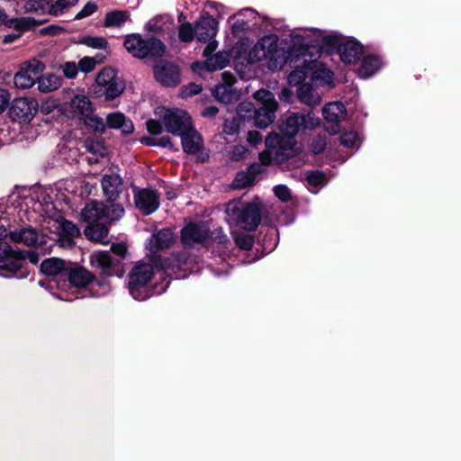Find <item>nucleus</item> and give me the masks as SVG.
I'll list each match as a JSON object with an SVG mask.
<instances>
[{"label":"nucleus","mask_w":461,"mask_h":461,"mask_svg":"<svg viewBox=\"0 0 461 461\" xmlns=\"http://www.w3.org/2000/svg\"><path fill=\"white\" fill-rule=\"evenodd\" d=\"M305 116L292 113L280 126L283 135L271 133L265 140L267 150L261 152V165L268 164L272 156L276 158L292 157L300 151V147L294 140L301 128L304 127Z\"/></svg>","instance_id":"nucleus-1"},{"label":"nucleus","mask_w":461,"mask_h":461,"mask_svg":"<svg viewBox=\"0 0 461 461\" xmlns=\"http://www.w3.org/2000/svg\"><path fill=\"white\" fill-rule=\"evenodd\" d=\"M226 221L231 229L236 244L242 249H249L253 245V238L248 233H240L235 228L253 230L259 224V205L258 203H243L230 202L226 207Z\"/></svg>","instance_id":"nucleus-2"},{"label":"nucleus","mask_w":461,"mask_h":461,"mask_svg":"<svg viewBox=\"0 0 461 461\" xmlns=\"http://www.w3.org/2000/svg\"><path fill=\"white\" fill-rule=\"evenodd\" d=\"M258 43L247 37L240 38L232 49L235 67L243 79L257 77L259 69Z\"/></svg>","instance_id":"nucleus-3"},{"label":"nucleus","mask_w":461,"mask_h":461,"mask_svg":"<svg viewBox=\"0 0 461 461\" xmlns=\"http://www.w3.org/2000/svg\"><path fill=\"white\" fill-rule=\"evenodd\" d=\"M154 274V267L149 263H140L132 268L129 275L128 289L135 300L144 301L151 295L149 284Z\"/></svg>","instance_id":"nucleus-4"},{"label":"nucleus","mask_w":461,"mask_h":461,"mask_svg":"<svg viewBox=\"0 0 461 461\" xmlns=\"http://www.w3.org/2000/svg\"><path fill=\"white\" fill-rule=\"evenodd\" d=\"M124 47L135 58L161 57L165 54L166 46L158 39H143L140 34H131L125 37Z\"/></svg>","instance_id":"nucleus-5"},{"label":"nucleus","mask_w":461,"mask_h":461,"mask_svg":"<svg viewBox=\"0 0 461 461\" xmlns=\"http://www.w3.org/2000/svg\"><path fill=\"white\" fill-rule=\"evenodd\" d=\"M95 96H104L107 100H113L124 91V83L117 77L112 68H104L95 77L93 86Z\"/></svg>","instance_id":"nucleus-6"},{"label":"nucleus","mask_w":461,"mask_h":461,"mask_svg":"<svg viewBox=\"0 0 461 461\" xmlns=\"http://www.w3.org/2000/svg\"><path fill=\"white\" fill-rule=\"evenodd\" d=\"M261 50H264L261 57V67H267L270 70H278L289 59V53L278 46L277 40L271 36L261 38Z\"/></svg>","instance_id":"nucleus-7"},{"label":"nucleus","mask_w":461,"mask_h":461,"mask_svg":"<svg viewBox=\"0 0 461 461\" xmlns=\"http://www.w3.org/2000/svg\"><path fill=\"white\" fill-rule=\"evenodd\" d=\"M155 114L165 126L167 131L172 134H180L190 128L192 121L187 113L181 109H167L158 107Z\"/></svg>","instance_id":"nucleus-8"},{"label":"nucleus","mask_w":461,"mask_h":461,"mask_svg":"<svg viewBox=\"0 0 461 461\" xmlns=\"http://www.w3.org/2000/svg\"><path fill=\"white\" fill-rule=\"evenodd\" d=\"M0 240H5L6 245L13 242L28 247H37L46 242L45 236L39 233L34 228L23 227L8 230L2 223H0Z\"/></svg>","instance_id":"nucleus-9"},{"label":"nucleus","mask_w":461,"mask_h":461,"mask_svg":"<svg viewBox=\"0 0 461 461\" xmlns=\"http://www.w3.org/2000/svg\"><path fill=\"white\" fill-rule=\"evenodd\" d=\"M219 42L212 41L207 43L203 51V56L205 58L203 62H195L192 65V69L194 72H200L205 68L208 71H215L222 69L229 63L230 56L226 51H218L213 53L218 48Z\"/></svg>","instance_id":"nucleus-10"},{"label":"nucleus","mask_w":461,"mask_h":461,"mask_svg":"<svg viewBox=\"0 0 461 461\" xmlns=\"http://www.w3.org/2000/svg\"><path fill=\"white\" fill-rule=\"evenodd\" d=\"M45 68L44 64L38 59H32L23 63L20 70L14 75V82L16 87L28 89L32 87L39 76Z\"/></svg>","instance_id":"nucleus-11"},{"label":"nucleus","mask_w":461,"mask_h":461,"mask_svg":"<svg viewBox=\"0 0 461 461\" xmlns=\"http://www.w3.org/2000/svg\"><path fill=\"white\" fill-rule=\"evenodd\" d=\"M222 82L218 84L212 94L215 99L222 104H232L237 102L242 92L240 89L233 87L236 83L235 76L230 72H223L221 74Z\"/></svg>","instance_id":"nucleus-12"},{"label":"nucleus","mask_w":461,"mask_h":461,"mask_svg":"<svg viewBox=\"0 0 461 461\" xmlns=\"http://www.w3.org/2000/svg\"><path fill=\"white\" fill-rule=\"evenodd\" d=\"M25 256L21 251H15L11 249L5 240H0V270L5 272V276H9L17 270L23 267Z\"/></svg>","instance_id":"nucleus-13"},{"label":"nucleus","mask_w":461,"mask_h":461,"mask_svg":"<svg viewBox=\"0 0 461 461\" xmlns=\"http://www.w3.org/2000/svg\"><path fill=\"white\" fill-rule=\"evenodd\" d=\"M38 111V102L31 97H20L13 101L10 115L14 120L28 122L32 120Z\"/></svg>","instance_id":"nucleus-14"},{"label":"nucleus","mask_w":461,"mask_h":461,"mask_svg":"<svg viewBox=\"0 0 461 461\" xmlns=\"http://www.w3.org/2000/svg\"><path fill=\"white\" fill-rule=\"evenodd\" d=\"M93 279L94 276L88 270L70 262L64 281L59 288L85 287Z\"/></svg>","instance_id":"nucleus-15"},{"label":"nucleus","mask_w":461,"mask_h":461,"mask_svg":"<svg viewBox=\"0 0 461 461\" xmlns=\"http://www.w3.org/2000/svg\"><path fill=\"white\" fill-rule=\"evenodd\" d=\"M136 207L145 215H149L159 207V194L153 189H134Z\"/></svg>","instance_id":"nucleus-16"},{"label":"nucleus","mask_w":461,"mask_h":461,"mask_svg":"<svg viewBox=\"0 0 461 461\" xmlns=\"http://www.w3.org/2000/svg\"><path fill=\"white\" fill-rule=\"evenodd\" d=\"M195 39L200 42L216 41L214 38L218 33V22L209 14L202 15L194 24Z\"/></svg>","instance_id":"nucleus-17"},{"label":"nucleus","mask_w":461,"mask_h":461,"mask_svg":"<svg viewBox=\"0 0 461 461\" xmlns=\"http://www.w3.org/2000/svg\"><path fill=\"white\" fill-rule=\"evenodd\" d=\"M154 76L158 82L166 86H175L180 82L179 69L170 62H158L154 67Z\"/></svg>","instance_id":"nucleus-18"},{"label":"nucleus","mask_w":461,"mask_h":461,"mask_svg":"<svg viewBox=\"0 0 461 461\" xmlns=\"http://www.w3.org/2000/svg\"><path fill=\"white\" fill-rule=\"evenodd\" d=\"M69 264L70 262H66L59 258H48L43 260L41 264V270L43 274L55 277L57 286L59 288V286L62 285L59 282L64 281Z\"/></svg>","instance_id":"nucleus-19"},{"label":"nucleus","mask_w":461,"mask_h":461,"mask_svg":"<svg viewBox=\"0 0 461 461\" xmlns=\"http://www.w3.org/2000/svg\"><path fill=\"white\" fill-rule=\"evenodd\" d=\"M175 240V235L171 230L162 229L149 238L146 247L150 254L155 255L161 250L168 249Z\"/></svg>","instance_id":"nucleus-20"},{"label":"nucleus","mask_w":461,"mask_h":461,"mask_svg":"<svg viewBox=\"0 0 461 461\" xmlns=\"http://www.w3.org/2000/svg\"><path fill=\"white\" fill-rule=\"evenodd\" d=\"M208 236V229L203 224L190 223L182 230V241L185 247H193L203 242Z\"/></svg>","instance_id":"nucleus-21"},{"label":"nucleus","mask_w":461,"mask_h":461,"mask_svg":"<svg viewBox=\"0 0 461 461\" xmlns=\"http://www.w3.org/2000/svg\"><path fill=\"white\" fill-rule=\"evenodd\" d=\"M278 104L269 91L261 89V129L267 127L276 118Z\"/></svg>","instance_id":"nucleus-22"},{"label":"nucleus","mask_w":461,"mask_h":461,"mask_svg":"<svg viewBox=\"0 0 461 461\" xmlns=\"http://www.w3.org/2000/svg\"><path fill=\"white\" fill-rule=\"evenodd\" d=\"M102 189L109 202H114L122 192V179L119 175H104L102 178Z\"/></svg>","instance_id":"nucleus-23"},{"label":"nucleus","mask_w":461,"mask_h":461,"mask_svg":"<svg viewBox=\"0 0 461 461\" xmlns=\"http://www.w3.org/2000/svg\"><path fill=\"white\" fill-rule=\"evenodd\" d=\"M341 60L346 64L356 63L363 54L362 45L356 40H348L339 45Z\"/></svg>","instance_id":"nucleus-24"},{"label":"nucleus","mask_w":461,"mask_h":461,"mask_svg":"<svg viewBox=\"0 0 461 461\" xmlns=\"http://www.w3.org/2000/svg\"><path fill=\"white\" fill-rule=\"evenodd\" d=\"M105 205L97 201H91L82 209L81 218L88 225L104 221Z\"/></svg>","instance_id":"nucleus-25"},{"label":"nucleus","mask_w":461,"mask_h":461,"mask_svg":"<svg viewBox=\"0 0 461 461\" xmlns=\"http://www.w3.org/2000/svg\"><path fill=\"white\" fill-rule=\"evenodd\" d=\"M178 135L181 136L182 147L185 152L194 154L203 148L202 136L194 130L192 124L188 130L183 131Z\"/></svg>","instance_id":"nucleus-26"},{"label":"nucleus","mask_w":461,"mask_h":461,"mask_svg":"<svg viewBox=\"0 0 461 461\" xmlns=\"http://www.w3.org/2000/svg\"><path fill=\"white\" fill-rule=\"evenodd\" d=\"M69 112L73 117L83 120L93 112L92 103L84 95H75L69 102Z\"/></svg>","instance_id":"nucleus-27"},{"label":"nucleus","mask_w":461,"mask_h":461,"mask_svg":"<svg viewBox=\"0 0 461 461\" xmlns=\"http://www.w3.org/2000/svg\"><path fill=\"white\" fill-rule=\"evenodd\" d=\"M105 121L106 127L119 130L122 134H130L134 131L131 120L122 113H110L106 115Z\"/></svg>","instance_id":"nucleus-28"},{"label":"nucleus","mask_w":461,"mask_h":461,"mask_svg":"<svg viewBox=\"0 0 461 461\" xmlns=\"http://www.w3.org/2000/svg\"><path fill=\"white\" fill-rule=\"evenodd\" d=\"M0 21L9 28H13L19 32H23L40 25L42 22L37 21L32 17H15L7 18V16L0 10Z\"/></svg>","instance_id":"nucleus-29"},{"label":"nucleus","mask_w":461,"mask_h":461,"mask_svg":"<svg viewBox=\"0 0 461 461\" xmlns=\"http://www.w3.org/2000/svg\"><path fill=\"white\" fill-rule=\"evenodd\" d=\"M57 222V230H59L62 246H71L73 239L79 234L78 228L73 222L63 218L58 220Z\"/></svg>","instance_id":"nucleus-30"},{"label":"nucleus","mask_w":461,"mask_h":461,"mask_svg":"<svg viewBox=\"0 0 461 461\" xmlns=\"http://www.w3.org/2000/svg\"><path fill=\"white\" fill-rule=\"evenodd\" d=\"M323 118L330 123H338L346 116V107L341 102L329 103L322 108Z\"/></svg>","instance_id":"nucleus-31"},{"label":"nucleus","mask_w":461,"mask_h":461,"mask_svg":"<svg viewBox=\"0 0 461 461\" xmlns=\"http://www.w3.org/2000/svg\"><path fill=\"white\" fill-rule=\"evenodd\" d=\"M297 97L300 102L311 106L318 105L321 101V95L310 84H303L298 87Z\"/></svg>","instance_id":"nucleus-32"},{"label":"nucleus","mask_w":461,"mask_h":461,"mask_svg":"<svg viewBox=\"0 0 461 461\" xmlns=\"http://www.w3.org/2000/svg\"><path fill=\"white\" fill-rule=\"evenodd\" d=\"M380 67V59L374 55H368L363 59L357 73L360 77L366 78L375 74Z\"/></svg>","instance_id":"nucleus-33"},{"label":"nucleus","mask_w":461,"mask_h":461,"mask_svg":"<svg viewBox=\"0 0 461 461\" xmlns=\"http://www.w3.org/2000/svg\"><path fill=\"white\" fill-rule=\"evenodd\" d=\"M259 173V166L251 165L246 171L239 172L234 179L233 186L235 188H245L251 185L256 176Z\"/></svg>","instance_id":"nucleus-34"},{"label":"nucleus","mask_w":461,"mask_h":461,"mask_svg":"<svg viewBox=\"0 0 461 461\" xmlns=\"http://www.w3.org/2000/svg\"><path fill=\"white\" fill-rule=\"evenodd\" d=\"M17 4L23 5L22 8L25 13L50 14V2L49 0H19Z\"/></svg>","instance_id":"nucleus-35"},{"label":"nucleus","mask_w":461,"mask_h":461,"mask_svg":"<svg viewBox=\"0 0 461 461\" xmlns=\"http://www.w3.org/2000/svg\"><path fill=\"white\" fill-rule=\"evenodd\" d=\"M62 85V78L52 73L44 76L41 75L38 78V89L42 93H48L59 88Z\"/></svg>","instance_id":"nucleus-36"},{"label":"nucleus","mask_w":461,"mask_h":461,"mask_svg":"<svg viewBox=\"0 0 461 461\" xmlns=\"http://www.w3.org/2000/svg\"><path fill=\"white\" fill-rule=\"evenodd\" d=\"M85 234L90 240H95L99 243H107L108 229L103 222H97L87 225L85 229Z\"/></svg>","instance_id":"nucleus-37"},{"label":"nucleus","mask_w":461,"mask_h":461,"mask_svg":"<svg viewBox=\"0 0 461 461\" xmlns=\"http://www.w3.org/2000/svg\"><path fill=\"white\" fill-rule=\"evenodd\" d=\"M289 62L290 66L294 67V69L289 74L288 82L291 85H299L306 78L310 69V63H308L306 59H303L302 65H293V59H290Z\"/></svg>","instance_id":"nucleus-38"},{"label":"nucleus","mask_w":461,"mask_h":461,"mask_svg":"<svg viewBox=\"0 0 461 461\" xmlns=\"http://www.w3.org/2000/svg\"><path fill=\"white\" fill-rule=\"evenodd\" d=\"M130 18L127 11L113 10L105 14L104 25L105 27H121Z\"/></svg>","instance_id":"nucleus-39"},{"label":"nucleus","mask_w":461,"mask_h":461,"mask_svg":"<svg viewBox=\"0 0 461 461\" xmlns=\"http://www.w3.org/2000/svg\"><path fill=\"white\" fill-rule=\"evenodd\" d=\"M90 262L93 267H100L104 270L109 269L113 266V258L109 251H96L90 257Z\"/></svg>","instance_id":"nucleus-40"},{"label":"nucleus","mask_w":461,"mask_h":461,"mask_svg":"<svg viewBox=\"0 0 461 461\" xmlns=\"http://www.w3.org/2000/svg\"><path fill=\"white\" fill-rule=\"evenodd\" d=\"M77 2L78 0H57L55 3H50V14L60 15Z\"/></svg>","instance_id":"nucleus-41"},{"label":"nucleus","mask_w":461,"mask_h":461,"mask_svg":"<svg viewBox=\"0 0 461 461\" xmlns=\"http://www.w3.org/2000/svg\"><path fill=\"white\" fill-rule=\"evenodd\" d=\"M82 121L94 131L104 132L106 129V121H104L102 118L94 115L93 113L85 117Z\"/></svg>","instance_id":"nucleus-42"},{"label":"nucleus","mask_w":461,"mask_h":461,"mask_svg":"<svg viewBox=\"0 0 461 461\" xmlns=\"http://www.w3.org/2000/svg\"><path fill=\"white\" fill-rule=\"evenodd\" d=\"M111 203L109 206H105L104 221H118L124 215V209L122 204Z\"/></svg>","instance_id":"nucleus-43"},{"label":"nucleus","mask_w":461,"mask_h":461,"mask_svg":"<svg viewBox=\"0 0 461 461\" xmlns=\"http://www.w3.org/2000/svg\"><path fill=\"white\" fill-rule=\"evenodd\" d=\"M178 37L183 42H190L195 38L194 27L186 22L182 23L178 29Z\"/></svg>","instance_id":"nucleus-44"},{"label":"nucleus","mask_w":461,"mask_h":461,"mask_svg":"<svg viewBox=\"0 0 461 461\" xmlns=\"http://www.w3.org/2000/svg\"><path fill=\"white\" fill-rule=\"evenodd\" d=\"M242 14H238L237 15L230 17V20H234L231 24V32L235 35H239L240 32H245L249 28V24L240 16Z\"/></svg>","instance_id":"nucleus-45"},{"label":"nucleus","mask_w":461,"mask_h":461,"mask_svg":"<svg viewBox=\"0 0 461 461\" xmlns=\"http://www.w3.org/2000/svg\"><path fill=\"white\" fill-rule=\"evenodd\" d=\"M59 69L62 71L68 78H75L78 73V65L74 61H67L59 66Z\"/></svg>","instance_id":"nucleus-46"},{"label":"nucleus","mask_w":461,"mask_h":461,"mask_svg":"<svg viewBox=\"0 0 461 461\" xmlns=\"http://www.w3.org/2000/svg\"><path fill=\"white\" fill-rule=\"evenodd\" d=\"M83 43L97 50L105 49L107 46V41L104 37H86Z\"/></svg>","instance_id":"nucleus-47"},{"label":"nucleus","mask_w":461,"mask_h":461,"mask_svg":"<svg viewBox=\"0 0 461 461\" xmlns=\"http://www.w3.org/2000/svg\"><path fill=\"white\" fill-rule=\"evenodd\" d=\"M275 195L282 202H289L292 198L290 189L285 185H277L274 187Z\"/></svg>","instance_id":"nucleus-48"},{"label":"nucleus","mask_w":461,"mask_h":461,"mask_svg":"<svg viewBox=\"0 0 461 461\" xmlns=\"http://www.w3.org/2000/svg\"><path fill=\"white\" fill-rule=\"evenodd\" d=\"M97 5L95 2L90 1L86 3L81 11L76 14L75 19L80 20L88 17L93 14L97 10Z\"/></svg>","instance_id":"nucleus-49"},{"label":"nucleus","mask_w":461,"mask_h":461,"mask_svg":"<svg viewBox=\"0 0 461 461\" xmlns=\"http://www.w3.org/2000/svg\"><path fill=\"white\" fill-rule=\"evenodd\" d=\"M306 180L310 185L319 186L324 184L325 176L319 171L311 172L307 175Z\"/></svg>","instance_id":"nucleus-50"},{"label":"nucleus","mask_w":461,"mask_h":461,"mask_svg":"<svg viewBox=\"0 0 461 461\" xmlns=\"http://www.w3.org/2000/svg\"><path fill=\"white\" fill-rule=\"evenodd\" d=\"M327 146L326 138L323 136H316L312 142V150L314 154L321 153Z\"/></svg>","instance_id":"nucleus-51"},{"label":"nucleus","mask_w":461,"mask_h":461,"mask_svg":"<svg viewBox=\"0 0 461 461\" xmlns=\"http://www.w3.org/2000/svg\"><path fill=\"white\" fill-rule=\"evenodd\" d=\"M77 65L78 69L87 73L95 69L96 62L93 58L85 57L79 60Z\"/></svg>","instance_id":"nucleus-52"},{"label":"nucleus","mask_w":461,"mask_h":461,"mask_svg":"<svg viewBox=\"0 0 461 461\" xmlns=\"http://www.w3.org/2000/svg\"><path fill=\"white\" fill-rule=\"evenodd\" d=\"M86 148L87 150L95 155H99L101 157H104L106 154V149L103 146V144L99 142H94V141H87L86 143Z\"/></svg>","instance_id":"nucleus-53"},{"label":"nucleus","mask_w":461,"mask_h":461,"mask_svg":"<svg viewBox=\"0 0 461 461\" xmlns=\"http://www.w3.org/2000/svg\"><path fill=\"white\" fill-rule=\"evenodd\" d=\"M357 142V135L355 133L349 132L343 134L340 137L341 145L347 148H353Z\"/></svg>","instance_id":"nucleus-54"},{"label":"nucleus","mask_w":461,"mask_h":461,"mask_svg":"<svg viewBox=\"0 0 461 461\" xmlns=\"http://www.w3.org/2000/svg\"><path fill=\"white\" fill-rule=\"evenodd\" d=\"M202 86L197 84H189L182 90V95L184 97L191 96L197 95L202 92Z\"/></svg>","instance_id":"nucleus-55"},{"label":"nucleus","mask_w":461,"mask_h":461,"mask_svg":"<svg viewBox=\"0 0 461 461\" xmlns=\"http://www.w3.org/2000/svg\"><path fill=\"white\" fill-rule=\"evenodd\" d=\"M313 77L322 78L326 83H330L333 79V73L330 69H319L314 72Z\"/></svg>","instance_id":"nucleus-56"},{"label":"nucleus","mask_w":461,"mask_h":461,"mask_svg":"<svg viewBox=\"0 0 461 461\" xmlns=\"http://www.w3.org/2000/svg\"><path fill=\"white\" fill-rule=\"evenodd\" d=\"M248 152L247 149L241 145H236L232 148L230 155L231 158L234 160H240L245 158L246 153Z\"/></svg>","instance_id":"nucleus-57"},{"label":"nucleus","mask_w":461,"mask_h":461,"mask_svg":"<svg viewBox=\"0 0 461 461\" xmlns=\"http://www.w3.org/2000/svg\"><path fill=\"white\" fill-rule=\"evenodd\" d=\"M160 122H161L160 121L158 122L156 120H149L146 123L148 131L153 135L161 133L162 127H161Z\"/></svg>","instance_id":"nucleus-58"},{"label":"nucleus","mask_w":461,"mask_h":461,"mask_svg":"<svg viewBox=\"0 0 461 461\" xmlns=\"http://www.w3.org/2000/svg\"><path fill=\"white\" fill-rule=\"evenodd\" d=\"M238 130H239V125L235 122V120H233V121L227 120L225 122L224 130H223L225 133L232 135V134L238 132Z\"/></svg>","instance_id":"nucleus-59"},{"label":"nucleus","mask_w":461,"mask_h":461,"mask_svg":"<svg viewBox=\"0 0 461 461\" xmlns=\"http://www.w3.org/2000/svg\"><path fill=\"white\" fill-rule=\"evenodd\" d=\"M10 100L9 93L5 89H0V113H2L6 107Z\"/></svg>","instance_id":"nucleus-60"},{"label":"nucleus","mask_w":461,"mask_h":461,"mask_svg":"<svg viewBox=\"0 0 461 461\" xmlns=\"http://www.w3.org/2000/svg\"><path fill=\"white\" fill-rule=\"evenodd\" d=\"M146 143L149 145H158V146H161V147H169L170 149H173L171 140H170L169 137H167V136H163V137L159 138L156 142L146 141Z\"/></svg>","instance_id":"nucleus-61"},{"label":"nucleus","mask_w":461,"mask_h":461,"mask_svg":"<svg viewBox=\"0 0 461 461\" xmlns=\"http://www.w3.org/2000/svg\"><path fill=\"white\" fill-rule=\"evenodd\" d=\"M111 250L118 256L124 257L127 252V248L122 243H115L111 246Z\"/></svg>","instance_id":"nucleus-62"},{"label":"nucleus","mask_w":461,"mask_h":461,"mask_svg":"<svg viewBox=\"0 0 461 461\" xmlns=\"http://www.w3.org/2000/svg\"><path fill=\"white\" fill-rule=\"evenodd\" d=\"M319 123V119L316 118L311 113H308L307 118L305 117V124L304 127L307 128H314Z\"/></svg>","instance_id":"nucleus-63"},{"label":"nucleus","mask_w":461,"mask_h":461,"mask_svg":"<svg viewBox=\"0 0 461 461\" xmlns=\"http://www.w3.org/2000/svg\"><path fill=\"white\" fill-rule=\"evenodd\" d=\"M247 140L251 145L256 146L259 142V133L257 131H249Z\"/></svg>","instance_id":"nucleus-64"}]
</instances>
